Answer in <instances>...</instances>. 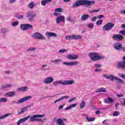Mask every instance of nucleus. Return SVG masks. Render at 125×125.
Instances as JSON below:
<instances>
[{
    "mask_svg": "<svg viewBox=\"0 0 125 125\" xmlns=\"http://www.w3.org/2000/svg\"><path fill=\"white\" fill-rule=\"evenodd\" d=\"M95 1H90L89 0H80L75 2L72 5V8H76V7H79V6H82L83 5H87L89 6L94 4Z\"/></svg>",
    "mask_w": 125,
    "mask_h": 125,
    "instance_id": "obj_1",
    "label": "nucleus"
},
{
    "mask_svg": "<svg viewBox=\"0 0 125 125\" xmlns=\"http://www.w3.org/2000/svg\"><path fill=\"white\" fill-rule=\"evenodd\" d=\"M89 56L92 61H98L105 58L104 56H99V53L93 52L89 53Z\"/></svg>",
    "mask_w": 125,
    "mask_h": 125,
    "instance_id": "obj_2",
    "label": "nucleus"
},
{
    "mask_svg": "<svg viewBox=\"0 0 125 125\" xmlns=\"http://www.w3.org/2000/svg\"><path fill=\"white\" fill-rule=\"evenodd\" d=\"M75 83V81L74 80H66L64 81H55L53 83V85L56 86V85H58V84H63V85H66L67 84H73Z\"/></svg>",
    "mask_w": 125,
    "mask_h": 125,
    "instance_id": "obj_3",
    "label": "nucleus"
},
{
    "mask_svg": "<svg viewBox=\"0 0 125 125\" xmlns=\"http://www.w3.org/2000/svg\"><path fill=\"white\" fill-rule=\"evenodd\" d=\"M43 117H44V115L37 114L33 115L32 116L30 115V122H42V119H38V118H42Z\"/></svg>",
    "mask_w": 125,
    "mask_h": 125,
    "instance_id": "obj_4",
    "label": "nucleus"
},
{
    "mask_svg": "<svg viewBox=\"0 0 125 125\" xmlns=\"http://www.w3.org/2000/svg\"><path fill=\"white\" fill-rule=\"evenodd\" d=\"M115 27V24L112 22H107L103 28L104 31H111L113 27Z\"/></svg>",
    "mask_w": 125,
    "mask_h": 125,
    "instance_id": "obj_5",
    "label": "nucleus"
},
{
    "mask_svg": "<svg viewBox=\"0 0 125 125\" xmlns=\"http://www.w3.org/2000/svg\"><path fill=\"white\" fill-rule=\"evenodd\" d=\"M30 99H32V97L31 96H26L19 100L17 102L15 101H13L12 103H17V104H19L20 103H23V102H25V101H27V100H30Z\"/></svg>",
    "mask_w": 125,
    "mask_h": 125,
    "instance_id": "obj_6",
    "label": "nucleus"
},
{
    "mask_svg": "<svg viewBox=\"0 0 125 125\" xmlns=\"http://www.w3.org/2000/svg\"><path fill=\"white\" fill-rule=\"evenodd\" d=\"M113 41H117L118 42H122L124 40V36L121 34L113 35L112 37Z\"/></svg>",
    "mask_w": 125,
    "mask_h": 125,
    "instance_id": "obj_7",
    "label": "nucleus"
},
{
    "mask_svg": "<svg viewBox=\"0 0 125 125\" xmlns=\"http://www.w3.org/2000/svg\"><path fill=\"white\" fill-rule=\"evenodd\" d=\"M21 29L23 31H26L28 29H33V25L29 24H24L21 25Z\"/></svg>",
    "mask_w": 125,
    "mask_h": 125,
    "instance_id": "obj_8",
    "label": "nucleus"
},
{
    "mask_svg": "<svg viewBox=\"0 0 125 125\" xmlns=\"http://www.w3.org/2000/svg\"><path fill=\"white\" fill-rule=\"evenodd\" d=\"M32 36L36 39H38V40H45V37H44L43 35L39 33H34L33 34Z\"/></svg>",
    "mask_w": 125,
    "mask_h": 125,
    "instance_id": "obj_9",
    "label": "nucleus"
},
{
    "mask_svg": "<svg viewBox=\"0 0 125 125\" xmlns=\"http://www.w3.org/2000/svg\"><path fill=\"white\" fill-rule=\"evenodd\" d=\"M62 22L64 23L65 22V17L63 16H60L58 17L56 19L57 24H60V22Z\"/></svg>",
    "mask_w": 125,
    "mask_h": 125,
    "instance_id": "obj_10",
    "label": "nucleus"
},
{
    "mask_svg": "<svg viewBox=\"0 0 125 125\" xmlns=\"http://www.w3.org/2000/svg\"><path fill=\"white\" fill-rule=\"evenodd\" d=\"M64 65H66V66H75L77 64H80V62H62Z\"/></svg>",
    "mask_w": 125,
    "mask_h": 125,
    "instance_id": "obj_11",
    "label": "nucleus"
},
{
    "mask_svg": "<svg viewBox=\"0 0 125 125\" xmlns=\"http://www.w3.org/2000/svg\"><path fill=\"white\" fill-rule=\"evenodd\" d=\"M45 36L47 37V39H50L51 37L56 38V37H57V34L53 32H46Z\"/></svg>",
    "mask_w": 125,
    "mask_h": 125,
    "instance_id": "obj_12",
    "label": "nucleus"
},
{
    "mask_svg": "<svg viewBox=\"0 0 125 125\" xmlns=\"http://www.w3.org/2000/svg\"><path fill=\"white\" fill-rule=\"evenodd\" d=\"M53 82V78L48 77L46 78H45L44 80V83H46V84H48L49 83H51Z\"/></svg>",
    "mask_w": 125,
    "mask_h": 125,
    "instance_id": "obj_13",
    "label": "nucleus"
},
{
    "mask_svg": "<svg viewBox=\"0 0 125 125\" xmlns=\"http://www.w3.org/2000/svg\"><path fill=\"white\" fill-rule=\"evenodd\" d=\"M117 68L118 69H125V62H120L117 63Z\"/></svg>",
    "mask_w": 125,
    "mask_h": 125,
    "instance_id": "obj_14",
    "label": "nucleus"
},
{
    "mask_svg": "<svg viewBox=\"0 0 125 125\" xmlns=\"http://www.w3.org/2000/svg\"><path fill=\"white\" fill-rule=\"evenodd\" d=\"M29 118H30V115H28L26 117L20 119L19 121L17 122V125H20V124H21V123H25V122L26 121H28V120H29Z\"/></svg>",
    "mask_w": 125,
    "mask_h": 125,
    "instance_id": "obj_15",
    "label": "nucleus"
},
{
    "mask_svg": "<svg viewBox=\"0 0 125 125\" xmlns=\"http://www.w3.org/2000/svg\"><path fill=\"white\" fill-rule=\"evenodd\" d=\"M104 78H106V79H107L108 80H110L112 81V82H114V80H117V78L116 77H115L114 75H104Z\"/></svg>",
    "mask_w": 125,
    "mask_h": 125,
    "instance_id": "obj_16",
    "label": "nucleus"
},
{
    "mask_svg": "<svg viewBox=\"0 0 125 125\" xmlns=\"http://www.w3.org/2000/svg\"><path fill=\"white\" fill-rule=\"evenodd\" d=\"M67 121V119L66 118H62V119H58L57 120V123L59 125H65V123H64V122H66Z\"/></svg>",
    "mask_w": 125,
    "mask_h": 125,
    "instance_id": "obj_17",
    "label": "nucleus"
},
{
    "mask_svg": "<svg viewBox=\"0 0 125 125\" xmlns=\"http://www.w3.org/2000/svg\"><path fill=\"white\" fill-rule=\"evenodd\" d=\"M36 15L34 14V12H28L27 13V17L30 18L29 19V21H32L33 20L34 17H35Z\"/></svg>",
    "mask_w": 125,
    "mask_h": 125,
    "instance_id": "obj_18",
    "label": "nucleus"
},
{
    "mask_svg": "<svg viewBox=\"0 0 125 125\" xmlns=\"http://www.w3.org/2000/svg\"><path fill=\"white\" fill-rule=\"evenodd\" d=\"M104 102L105 104H111V103H113V102H114V100L108 97L106 99L104 100Z\"/></svg>",
    "mask_w": 125,
    "mask_h": 125,
    "instance_id": "obj_19",
    "label": "nucleus"
},
{
    "mask_svg": "<svg viewBox=\"0 0 125 125\" xmlns=\"http://www.w3.org/2000/svg\"><path fill=\"white\" fill-rule=\"evenodd\" d=\"M79 56L77 55H69L67 56V58L69 60H75V59H78Z\"/></svg>",
    "mask_w": 125,
    "mask_h": 125,
    "instance_id": "obj_20",
    "label": "nucleus"
},
{
    "mask_svg": "<svg viewBox=\"0 0 125 125\" xmlns=\"http://www.w3.org/2000/svg\"><path fill=\"white\" fill-rule=\"evenodd\" d=\"M114 48L116 49V50H121V49H123V45L120 43H118L116 45L114 46Z\"/></svg>",
    "mask_w": 125,
    "mask_h": 125,
    "instance_id": "obj_21",
    "label": "nucleus"
},
{
    "mask_svg": "<svg viewBox=\"0 0 125 125\" xmlns=\"http://www.w3.org/2000/svg\"><path fill=\"white\" fill-rule=\"evenodd\" d=\"M27 89H28V87L27 86H22L18 88L19 91L22 92L27 91Z\"/></svg>",
    "mask_w": 125,
    "mask_h": 125,
    "instance_id": "obj_22",
    "label": "nucleus"
},
{
    "mask_svg": "<svg viewBox=\"0 0 125 125\" xmlns=\"http://www.w3.org/2000/svg\"><path fill=\"white\" fill-rule=\"evenodd\" d=\"M89 17V15L84 14L81 17V21H85Z\"/></svg>",
    "mask_w": 125,
    "mask_h": 125,
    "instance_id": "obj_23",
    "label": "nucleus"
},
{
    "mask_svg": "<svg viewBox=\"0 0 125 125\" xmlns=\"http://www.w3.org/2000/svg\"><path fill=\"white\" fill-rule=\"evenodd\" d=\"M52 1V0H43L42 1L41 3L43 6H45L46 3H48V2H50Z\"/></svg>",
    "mask_w": 125,
    "mask_h": 125,
    "instance_id": "obj_24",
    "label": "nucleus"
},
{
    "mask_svg": "<svg viewBox=\"0 0 125 125\" xmlns=\"http://www.w3.org/2000/svg\"><path fill=\"white\" fill-rule=\"evenodd\" d=\"M6 95L8 96V97H13V96L15 95V92H9L6 93Z\"/></svg>",
    "mask_w": 125,
    "mask_h": 125,
    "instance_id": "obj_25",
    "label": "nucleus"
},
{
    "mask_svg": "<svg viewBox=\"0 0 125 125\" xmlns=\"http://www.w3.org/2000/svg\"><path fill=\"white\" fill-rule=\"evenodd\" d=\"M65 98H69V96H64L62 97L61 98L55 100V102H54V103L55 104L57 102H59V101H61V100H63V99H65Z\"/></svg>",
    "mask_w": 125,
    "mask_h": 125,
    "instance_id": "obj_26",
    "label": "nucleus"
},
{
    "mask_svg": "<svg viewBox=\"0 0 125 125\" xmlns=\"http://www.w3.org/2000/svg\"><path fill=\"white\" fill-rule=\"evenodd\" d=\"M96 92H107V90H106V89L104 87H101L99 89H98Z\"/></svg>",
    "mask_w": 125,
    "mask_h": 125,
    "instance_id": "obj_27",
    "label": "nucleus"
},
{
    "mask_svg": "<svg viewBox=\"0 0 125 125\" xmlns=\"http://www.w3.org/2000/svg\"><path fill=\"white\" fill-rule=\"evenodd\" d=\"M77 106V104H73L70 105L69 106H68L67 108H65V111H68V110H70V109H72L73 108H75Z\"/></svg>",
    "mask_w": 125,
    "mask_h": 125,
    "instance_id": "obj_28",
    "label": "nucleus"
},
{
    "mask_svg": "<svg viewBox=\"0 0 125 125\" xmlns=\"http://www.w3.org/2000/svg\"><path fill=\"white\" fill-rule=\"evenodd\" d=\"M82 38V37L81 35L76 36V35H73V40H81Z\"/></svg>",
    "mask_w": 125,
    "mask_h": 125,
    "instance_id": "obj_29",
    "label": "nucleus"
},
{
    "mask_svg": "<svg viewBox=\"0 0 125 125\" xmlns=\"http://www.w3.org/2000/svg\"><path fill=\"white\" fill-rule=\"evenodd\" d=\"M66 40H67V41H71V40H74V35L72 36L67 35L66 37Z\"/></svg>",
    "mask_w": 125,
    "mask_h": 125,
    "instance_id": "obj_30",
    "label": "nucleus"
},
{
    "mask_svg": "<svg viewBox=\"0 0 125 125\" xmlns=\"http://www.w3.org/2000/svg\"><path fill=\"white\" fill-rule=\"evenodd\" d=\"M86 120L87 122H93L94 121H95V118H89L88 117H86Z\"/></svg>",
    "mask_w": 125,
    "mask_h": 125,
    "instance_id": "obj_31",
    "label": "nucleus"
},
{
    "mask_svg": "<svg viewBox=\"0 0 125 125\" xmlns=\"http://www.w3.org/2000/svg\"><path fill=\"white\" fill-rule=\"evenodd\" d=\"M12 86V84H7L6 85H4L2 86V89L3 88H7L8 87H11Z\"/></svg>",
    "mask_w": 125,
    "mask_h": 125,
    "instance_id": "obj_32",
    "label": "nucleus"
},
{
    "mask_svg": "<svg viewBox=\"0 0 125 125\" xmlns=\"http://www.w3.org/2000/svg\"><path fill=\"white\" fill-rule=\"evenodd\" d=\"M62 61L60 59H57L55 60H51L50 62L51 63H59V62H61Z\"/></svg>",
    "mask_w": 125,
    "mask_h": 125,
    "instance_id": "obj_33",
    "label": "nucleus"
},
{
    "mask_svg": "<svg viewBox=\"0 0 125 125\" xmlns=\"http://www.w3.org/2000/svg\"><path fill=\"white\" fill-rule=\"evenodd\" d=\"M117 79H116L115 81H116V83H124V82H123V80L120 79V78H118L117 77Z\"/></svg>",
    "mask_w": 125,
    "mask_h": 125,
    "instance_id": "obj_34",
    "label": "nucleus"
},
{
    "mask_svg": "<svg viewBox=\"0 0 125 125\" xmlns=\"http://www.w3.org/2000/svg\"><path fill=\"white\" fill-rule=\"evenodd\" d=\"M120 112L119 111H115L113 113V117H118V116H119Z\"/></svg>",
    "mask_w": 125,
    "mask_h": 125,
    "instance_id": "obj_35",
    "label": "nucleus"
},
{
    "mask_svg": "<svg viewBox=\"0 0 125 125\" xmlns=\"http://www.w3.org/2000/svg\"><path fill=\"white\" fill-rule=\"evenodd\" d=\"M56 12H63V9L62 8H58L55 9Z\"/></svg>",
    "mask_w": 125,
    "mask_h": 125,
    "instance_id": "obj_36",
    "label": "nucleus"
},
{
    "mask_svg": "<svg viewBox=\"0 0 125 125\" xmlns=\"http://www.w3.org/2000/svg\"><path fill=\"white\" fill-rule=\"evenodd\" d=\"M29 8H30V9H32L34 8V2H30L28 5Z\"/></svg>",
    "mask_w": 125,
    "mask_h": 125,
    "instance_id": "obj_37",
    "label": "nucleus"
},
{
    "mask_svg": "<svg viewBox=\"0 0 125 125\" xmlns=\"http://www.w3.org/2000/svg\"><path fill=\"white\" fill-rule=\"evenodd\" d=\"M103 22V21L102 20H99L97 21L96 25H97V26H100V25L102 24Z\"/></svg>",
    "mask_w": 125,
    "mask_h": 125,
    "instance_id": "obj_38",
    "label": "nucleus"
},
{
    "mask_svg": "<svg viewBox=\"0 0 125 125\" xmlns=\"http://www.w3.org/2000/svg\"><path fill=\"white\" fill-rule=\"evenodd\" d=\"M84 106H85V103L84 102V101H83L80 104L81 109H83V108H84Z\"/></svg>",
    "mask_w": 125,
    "mask_h": 125,
    "instance_id": "obj_39",
    "label": "nucleus"
},
{
    "mask_svg": "<svg viewBox=\"0 0 125 125\" xmlns=\"http://www.w3.org/2000/svg\"><path fill=\"white\" fill-rule=\"evenodd\" d=\"M7 101V98H0V102H6Z\"/></svg>",
    "mask_w": 125,
    "mask_h": 125,
    "instance_id": "obj_40",
    "label": "nucleus"
},
{
    "mask_svg": "<svg viewBox=\"0 0 125 125\" xmlns=\"http://www.w3.org/2000/svg\"><path fill=\"white\" fill-rule=\"evenodd\" d=\"M23 109H26L25 107L22 108L21 109V111L19 113L18 115H21V114H24L25 112L26 111L25 110H24Z\"/></svg>",
    "mask_w": 125,
    "mask_h": 125,
    "instance_id": "obj_41",
    "label": "nucleus"
},
{
    "mask_svg": "<svg viewBox=\"0 0 125 125\" xmlns=\"http://www.w3.org/2000/svg\"><path fill=\"white\" fill-rule=\"evenodd\" d=\"M87 26L88 28H90L91 29H92L94 27V25L92 23L88 24Z\"/></svg>",
    "mask_w": 125,
    "mask_h": 125,
    "instance_id": "obj_42",
    "label": "nucleus"
},
{
    "mask_svg": "<svg viewBox=\"0 0 125 125\" xmlns=\"http://www.w3.org/2000/svg\"><path fill=\"white\" fill-rule=\"evenodd\" d=\"M67 21H69V22H73L74 21V20L71 17H68L67 18Z\"/></svg>",
    "mask_w": 125,
    "mask_h": 125,
    "instance_id": "obj_43",
    "label": "nucleus"
},
{
    "mask_svg": "<svg viewBox=\"0 0 125 125\" xmlns=\"http://www.w3.org/2000/svg\"><path fill=\"white\" fill-rule=\"evenodd\" d=\"M100 11V9L99 10H93L92 11H90V13H94L95 12H99Z\"/></svg>",
    "mask_w": 125,
    "mask_h": 125,
    "instance_id": "obj_44",
    "label": "nucleus"
},
{
    "mask_svg": "<svg viewBox=\"0 0 125 125\" xmlns=\"http://www.w3.org/2000/svg\"><path fill=\"white\" fill-rule=\"evenodd\" d=\"M59 52H61L62 53H64V52H67V50L61 49V50H60Z\"/></svg>",
    "mask_w": 125,
    "mask_h": 125,
    "instance_id": "obj_45",
    "label": "nucleus"
},
{
    "mask_svg": "<svg viewBox=\"0 0 125 125\" xmlns=\"http://www.w3.org/2000/svg\"><path fill=\"white\" fill-rule=\"evenodd\" d=\"M104 16L102 15H99L97 17L98 19H101V18H104Z\"/></svg>",
    "mask_w": 125,
    "mask_h": 125,
    "instance_id": "obj_46",
    "label": "nucleus"
},
{
    "mask_svg": "<svg viewBox=\"0 0 125 125\" xmlns=\"http://www.w3.org/2000/svg\"><path fill=\"white\" fill-rule=\"evenodd\" d=\"M18 24H19L18 21H14L13 22L12 25L13 26H17V25H18Z\"/></svg>",
    "mask_w": 125,
    "mask_h": 125,
    "instance_id": "obj_47",
    "label": "nucleus"
},
{
    "mask_svg": "<svg viewBox=\"0 0 125 125\" xmlns=\"http://www.w3.org/2000/svg\"><path fill=\"white\" fill-rule=\"evenodd\" d=\"M95 66L96 68H101V67H102V65L101 64H96Z\"/></svg>",
    "mask_w": 125,
    "mask_h": 125,
    "instance_id": "obj_48",
    "label": "nucleus"
},
{
    "mask_svg": "<svg viewBox=\"0 0 125 125\" xmlns=\"http://www.w3.org/2000/svg\"><path fill=\"white\" fill-rule=\"evenodd\" d=\"M96 19H97V18L96 17H94L91 19V21H93V22H95V21H96Z\"/></svg>",
    "mask_w": 125,
    "mask_h": 125,
    "instance_id": "obj_49",
    "label": "nucleus"
},
{
    "mask_svg": "<svg viewBox=\"0 0 125 125\" xmlns=\"http://www.w3.org/2000/svg\"><path fill=\"white\" fill-rule=\"evenodd\" d=\"M54 15L55 16H60V15H61V14H60V13H54Z\"/></svg>",
    "mask_w": 125,
    "mask_h": 125,
    "instance_id": "obj_50",
    "label": "nucleus"
},
{
    "mask_svg": "<svg viewBox=\"0 0 125 125\" xmlns=\"http://www.w3.org/2000/svg\"><path fill=\"white\" fill-rule=\"evenodd\" d=\"M35 49H36V48H30L28 49L27 50L28 51H33L35 50Z\"/></svg>",
    "mask_w": 125,
    "mask_h": 125,
    "instance_id": "obj_51",
    "label": "nucleus"
},
{
    "mask_svg": "<svg viewBox=\"0 0 125 125\" xmlns=\"http://www.w3.org/2000/svg\"><path fill=\"white\" fill-rule=\"evenodd\" d=\"M119 77H120V78H123V79H125V74H119Z\"/></svg>",
    "mask_w": 125,
    "mask_h": 125,
    "instance_id": "obj_52",
    "label": "nucleus"
},
{
    "mask_svg": "<svg viewBox=\"0 0 125 125\" xmlns=\"http://www.w3.org/2000/svg\"><path fill=\"white\" fill-rule=\"evenodd\" d=\"M75 99H76V98H71L70 100H69V103H71V102H72V101H74Z\"/></svg>",
    "mask_w": 125,
    "mask_h": 125,
    "instance_id": "obj_53",
    "label": "nucleus"
},
{
    "mask_svg": "<svg viewBox=\"0 0 125 125\" xmlns=\"http://www.w3.org/2000/svg\"><path fill=\"white\" fill-rule=\"evenodd\" d=\"M120 33L122 35H124V36H125V30H122L120 31Z\"/></svg>",
    "mask_w": 125,
    "mask_h": 125,
    "instance_id": "obj_54",
    "label": "nucleus"
},
{
    "mask_svg": "<svg viewBox=\"0 0 125 125\" xmlns=\"http://www.w3.org/2000/svg\"><path fill=\"white\" fill-rule=\"evenodd\" d=\"M101 113V112H100L99 110L96 111L95 112V114H96V115H100Z\"/></svg>",
    "mask_w": 125,
    "mask_h": 125,
    "instance_id": "obj_55",
    "label": "nucleus"
},
{
    "mask_svg": "<svg viewBox=\"0 0 125 125\" xmlns=\"http://www.w3.org/2000/svg\"><path fill=\"white\" fill-rule=\"evenodd\" d=\"M117 96V97H123L124 95H123V94H118Z\"/></svg>",
    "mask_w": 125,
    "mask_h": 125,
    "instance_id": "obj_56",
    "label": "nucleus"
},
{
    "mask_svg": "<svg viewBox=\"0 0 125 125\" xmlns=\"http://www.w3.org/2000/svg\"><path fill=\"white\" fill-rule=\"evenodd\" d=\"M64 106L62 105H61L59 106V110H61V109H63Z\"/></svg>",
    "mask_w": 125,
    "mask_h": 125,
    "instance_id": "obj_57",
    "label": "nucleus"
},
{
    "mask_svg": "<svg viewBox=\"0 0 125 125\" xmlns=\"http://www.w3.org/2000/svg\"><path fill=\"white\" fill-rule=\"evenodd\" d=\"M18 19H22V18H23V16H22V15H20V16H19L18 17Z\"/></svg>",
    "mask_w": 125,
    "mask_h": 125,
    "instance_id": "obj_58",
    "label": "nucleus"
},
{
    "mask_svg": "<svg viewBox=\"0 0 125 125\" xmlns=\"http://www.w3.org/2000/svg\"><path fill=\"white\" fill-rule=\"evenodd\" d=\"M15 1H16V0H10V3H13Z\"/></svg>",
    "mask_w": 125,
    "mask_h": 125,
    "instance_id": "obj_59",
    "label": "nucleus"
},
{
    "mask_svg": "<svg viewBox=\"0 0 125 125\" xmlns=\"http://www.w3.org/2000/svg\"><path fill=\"white\" fill-rule=\"evenodd\" d=\"M103 124H104V125H108V123H106V120H104L103 122Z\"/></svg>",
    "mask_w": 125,
    "mask_h": 125,
    "instance_id": "obj_60",
    "label": "nucleus"
},
{
    "mask_svg": "<svg viewBox=\"0 0 125 125\" xmlns=\"http://www.w3.org/2000/svg\"><path fill=\"white\" fill-rule=\"evenodd\" d=\"M101 71V69H95V72H100Z\"/></svg>",
    "mask_w": 125,
    "mask_h": 125,
    "instance_id": "obj_61",
    "label": "nucleus"
},
{
    "mask_svg": "<svg viewBox=\"0 0 125 125\" xmlns=\"http://www.w3.org/2000/svg\"><path fill=\"white\" fill-rule=\"evenodd\" d=\"M121 28H123V29H125V24H122L121 26Z\"/></svg>",
    "mask_w": 125,
    "mask_h": 125,
    "instance_id": "obj_62",
    "label": "nucleus"
},
{
    "mask_svg": "<svg viewBox=\"0 0 125 125\" xmlns=\"http://www.w3.org/2000/svg\"><path fill=\"white\" fill-rule=\"evenodd\" d=\"M120 13H122L123 14H125V10H124V11H121L120 12Z\"/></svg>",
    "mask_w": 125,
    "mask_h": 125,
    "instance_id": "obj_63",
    "label": "nucleus"
},
{
    "mask_svg": "<svg viewBox=\"0 0 125 125\" xmlns=\"http://www.w3.org/2000/svg\"><path fill=\"white\" fill-rule=\"evenodd\" d=\"M124 103L122 104V105H123V106L125 105V99H124Z\"/></svg>",
    "mask_w": 125,
    "mask_h": 125,
    "instance_id": "obj_64",
    "label": "nucleus"
}]
</instances>
